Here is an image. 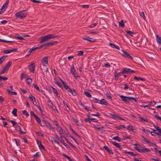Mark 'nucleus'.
<instances>
[{
    "instance_id": "1",
    "label": "nucleus",
    "mask_w": 161,
    "mask_h": 161,
    "mask_svg": "<svg viewBox=\"0 0 161 161\" xmlns=\"http://www.w3.org/2000/svg\"><path fill=\"white\" fill-rule=\"evenodd\" d=\"M58 42L57 41H55V42H46L44 44L40 46L39 47L32 48L30 50L28 53H31L33 51L36 50L37 49H40L42 48H43V49L52 46L54 45H55Z\"/></svg>"
},
{
    "instance_id": "2",
    "label": "nucleus",
    "mask_w": 161,
    "mask_h": 161,
    "mask_svg": "<svg viewBox=\"0 0 161 161\" xmlns=\"http://www.w3.org/2000/svg\"><path fill=\"white\" fill-rule=\"evenodd\" d=\"M60 36H58L57 35H54V34H49L41 37L40 38V40H49L51 39H56L60 40Z\"/></svg>"
},
{
    "instance_id": "3",
    "label": "nucleus",
    "mask_w": 161,
    "mask_h": 161,
    "mask_svg": "<svg viewBox=\"0 0 161 161\" xmlns=\"http://www.w3.org/2000/svg\"><path fill=\"white\" fill-rule=\"evenodd\" d=\"M26 10L20 11L17 12L15 14L16 17L19 19H23L25 18L27 13L26 11Z\"/></svg>"
},
{
    "instance_id": "4",
    "label": "nucleus",
    "mask_w": 161,
    "mask_h": 161,
    "mask_svg": "<svg viewBox=\"0 0 161 161\" xmlns=\"http://www.w3.org/2000/svg\"><path fill=\"white\" fill-rule=\"evenodd\" d=\"M12 62L9 61L6 64L5 66L3 68V69L1 72L0 74H4L5 73L6 71L8 70Z\"/></svg>"
},
{
    "instance_id": "5",
    "label": "nucleus",
    "mask_w": 161,
    "mask_h": 161,
    "mask_svg": "<svg viewBox=\"0 0 161 161\" xmlns=\"http://www.w3.org/2000/svg\"><path fill=\"white\" fill-rule=\"evenodd\" d=\"M14 37H15L17 39L19 40H25V39H29L27 38H25L26 37H29L30 36L27 35H24L22 34L21 36H20L18 34L15 35Z\"/></svg>"
},
{
    "instance_id": "6",
    "label": "nucleus",
    "mask_w": 161,
    "mask_h": 161,
    "mask_svg": "<svg viewBox=\"0 0 161 161\" xmlns=\"http://www.w3.org/2000/svg\"><path fill=\"white\" fill-rule=\"evenodd\" d=\"M122 51L123 52V53L121 54V55L126 58H128L130 59L131 60H132L133 59V58L132 56L130 55V54L125 51H124L122 50Z\"/></svg>"
},
{
    "instance_id": "7",
    "label": "nucleus",
    "mask_w": 161,
    "mask_h": 161,
    "mask_svg": "<svg viewBox=\"0 0 161 161\" xmlns=\"http://www.w3.org/2000/svg\"><path fill=\"white\" fill-rule=\"evenodd\" d=\"M122 51L123 52V53L121 54V55L126 58H128L130 59L131 60H132L133 59V58L132 56L130 55V54L125 51H124L122 50Z\"/></svg>"
},
{
    "instance_id": "8",
    "label": "nucleus",
    "mask_w": 161,
    "mask_h": 161,
    "mask_svg": "<svg viewBox=\"0 0 161 161\" xmlns=\"http://www.w3.org/2000/svg\"><path fill=\"white\" fill-rule=\"evenodd\" d=\"M154 126L156 129V130L158 131V132H155V134L161 136V129L156 125H154Z\"/></svg>"
},
{
    "instance_id": "9",
    "label": "nucleus",
    "mask_w": 161,
    "mask_h": 161,
    "mask_svg": "<svg viewBox=\"0 0 161 161\" xmlns=\"http://www.w3.org/2000/svg\"><path fill=\"white\" fill-rule=\"evenodd\" d=\"M48 57H45L42 59L41 62H42L43 66L44 67H46L47 65L46 64H48Z\"/></svg>"
},
{
    "instance_id": "10",
    "label": "nucleus",
    "mask_w": 161,
    "mask_h": 161,
    "mask_svg": "<svg viewBox=\"0 0 161 161\" xmlns=\"http://www.w3.org/2000/svg\"><path fill=\"white\" fill-rule=\"evenodd\" d=\"M35 68V65L34 63H32L29 65V69L31 72L34 73Z\"/></svg>"
},
{
    "instance_id": "11",
    "label": "nucleus",
    "mask_w": 161,
    "mask_h": 161,
    "mask_svg": "<svg viewBox=\"0 0 161 161\" xmlns=\"http://www.w3.org/2000/svg\"><path fill=\"white\" fill-rule=\"evenodd\" d=\"M131 44L134 47L141 46L142 44L140 42H137V41H130Z\"/></svg>"
},
{
    "instance_id": "12",
    "label": "nucleus",
    "mask_w": 161,
    "mask_h": 161,
    "mask_svg": "<svg viewBox=\"0 0 161 161\" xmlns=\"http://www.w3.org/2000/svg\"><path fill=\"white\" fill-rule=\"evenodd\" d=\"M142 137L143 138V140L145 142H147L150 146H154L155 147H156V145L152 142H150L148 141L147 139L145 138L144 136H142Z\"/></svg>"
},
{
    "instance_id": "13",
    "label": "nucleus",
    "mask_w": 161,
    "mask_h": 161,
    "mask_svg": "<svg viewBox=\"0 0 161 161\" xmlns=\"http://www.w3.org/2000/svg\"><path fill=\"white\" fill-rule=\"evenodd\" d=\"M120 97L121 98L122 100L124 101V102L127 103H129L130 100H129V97H127L122 95L120 96Z\"/></svg>"
},
{
    "instance_id": "14",
    "label": "nucleus",
    "mask_w": 161,
    "mask_h": 161,
    "mask_svg": "<svg viewBox=\"0 0 161 161\" xmlns=\"http://www.w3.org/2000/svg\"><path fill=\"white\" fill-rule=\"evenodd\" d=\"M67 91L71 93V94L74 96L76 95V92L75 90L71 89L69 87L67 90Z\"/></svg>"
},
{
    "instance_id": "15",
    "label": "nucleus",
    "mask_w": 161,
    "mask_h": 161,
    "mask_svg": "<svg viewBox=\"0 0 161 161\" xmlns=\"http://www.w3.org/2000/svg\"><path fill=\"white\" fill-rule=\"evenodd\" d=\"M103 148L107 151L109 153L113 155L114 154L113 152L106 145L103 146Z\"/></svg>"
},
{
    "instance_id": "16",
    "label": "nucleus",
    "mask_w": 161,
    "mask_h": 161,
    "mask_svg": "<svg viewBox=\"0 0 161 161\" xmlns=\"http://www.w3.org/2000/svg\"><path fill=\"white\" fill-rule=\"evenodd\" d=\"M36 142L37 143L40 149H43L45 151V147H44L42 144V143L40 141H39L38 140H37Z\"/></svg>"
},
{
    "instance_id": "17",
    "label": "nucleus",
    "mask_w": 161,
    "mask_h": 161,
    "mask_svg": "<svg viewBox=\"0 0 161 161\" xmlns=\"http://www.w3.org/2000/svg\"><path fill=\"white\" fill-rule=\"evenodd\" d=\"M58 139L67 148H69V146L67 145L64 142V141L62 137L59 136L58 138Z\"/></svg>"
},
{
    "instance_id": "18",
    "label": "nucleus",
    "mask_w": 161,
    "mask_h": 161,
    "mask_svg": "<svg viewBox=\"0 0 161 161\" xmlns=\"http://www.w3.org/2000/svg\"><path fill=\"white\" fill-rule=\"evenodd\" d=\"M125 74H128L129 73H134L135 71L131 70L129 68H125L124 69Z\"/></svg>"
},
{
    "instance_id": "19",
    "label": "nucleus",
    "mask_w": 161,
    "mask_h": 161,
    "mask_svg": "<svg viewBox=\"0 0 161 161\" xmlns=\"http://www.w3.org/2000/svg\"><path fill=\"white\" fill-rule=\"evenodd\" d=\"M99 103L101 104H104L106 106L109 105V104L108 103L107 101L104 99H102L101 100H100Z\"/></svg>"
},
{
    "instance_id": "20",
    "label": "nucleus",
    "mask_w": 161,
    "mask_h": 161,
    "mask_svg": "<svg viewBox=\"0 0 161 161\" xmlns=\"http://www.w3.org/2000/svg\"><path fill=\"white\" fill-rule=\"evenodd\" d=\"M7 8V6L4 4L2 6L1 8L0 9V14L3 13L6 10Z\"/></svg>"
},
{
    "instance_id": "21",
    "label": "nucleus",
    "mask_w": 161,
    "mask_h": 161,
    "mask_svg": "<svg viewBox=\"0 0 161 161\" xmlns=\"http://www.w3.org/2000/svg\"><path fill=\"white\" fill-rule=\"evenodd\" d=\"M48 103H50L51 105H50V106L51 107L52 109L54 110H57L56 107L55 106L53 105V103L51 100L48 101Z\"/></svg>"
},
{
    "instance_id": "22",
    "label": "nucleus",
    "mask_w": 161,
    "mask_h": 161,
    "mask_svg": "<svg viewBox=\"0 0 161 161\" xmlns=\"http://www.w3.org/2000/svg\"><path fill=\"white\" fill-rule=\"evenodd\" d=\"M141 148V153H143L146 152H147L148 153H150V150L148 148H147L146 147H142Z\"/></svg>"
},
{
    "instance_id": "23",
    "label": "nucleus",
    "mask_w": 161,
    "mask_h": 161,
    "mask_svg": "<svg viewBox=\"0 0 161 161\" xmlns=\"http://www.w3.org/2000/svg\"><path fill=\"white\" fill-rule=\"evenodd\" d=\"M34 117L35 118V119L37 121V122L41 126H42L43 125H42L41 122V120L40 118L38 117L36 115H34Z\"/></svg>"
},
{
    "instance_id": "24",
    "label": "nucleus",
    "mask_w": 161,
    "mask_h": 161,
    "mask_svg": "<svg viewBox=\"0 0 161 161\" xmlns=\"http://www.w3.org/2000/svg\"><path fill=\"white\" fill-rule=\"evenodd\" d=\"M125 22V21L124 20H121L120 22H119V26L122 28L124 27L125 26L124 23Z\"/></svg>"
},
{
    "instance_id": "25",
    "label": "nucleus",
    "mask_w": 161,
    "mask_h": 161,
    "mask_svg": "<svg viewBox=\"0 0 161 161\" xmlns=\"http://www.w3.org/2000/svg\"><path fill=\"white\" fill-rule=\"evenodd\" d=\"M133 78L134 80H136L137 81L140 80L142 81H144L146 80L144 78H141L140 77H138L136 76H135Z\"/></svg>"
},
{
    "instance_id": "26",
    "label": "nucleus",
    "mask_w": 161,
    "mask_h": 161,
    "mask_svg": "<svg viewBox=\"0 0 161 161\" xmlns=\"http://www.w3.org/2000/svg\"><path fill=\"white\" fill-rule=\"evenodd\" d=\"M109 44L112 47L115 48L118 50H120L118 46H116L115 44L110 42L109 43Z\"/></svg>"
},
{
    "instance_id": "27",
    "label": "nucleus",
    "mask_w": 161,
    "mask_h": 161,
    "mask_svg": "<svg viewBox=\"0 0 161 161\" xmlns=\"http://www.w3.org/2000/svg\"><path fill=\"white\" fill-rule=\"evenodd\" d=\"M142 130L146 134H147V132H149L152 135L154 136V134H153V132H151L150 130H148L145 129L144 128H143Z\"/></svg>"
},
{
    "instance_id": "28",
    "label": "nucleus",
    "mask_w": 161,
    "mask_h": 161,
    "mask_svg": "<svg viewBox=\"0 0 161 161\" xmlns=\"http://www.w3.org/2000/svg\"><path fill=\"white\" fill-rule=\"evenodd\" d=\"M57 128L58 129V130H59V133L60 135V136H63V135H62V134H63V133L62 127L59 126H58V127Z\"/></svg>"
},
{
    "instance_id": "29",
    "label": "nucleus",
    "mask_w": 161,
    "mask_h": 161,
    "mask_svg": "<svg viewBox=\"0 0 161 161\" xmlns=\"http://www.w3.org/2000/svg\"><path fill=\"white\" fill-rule=\"evenodd\" d=\"M73 121L76 123V124L77 125H78V126L82 125L80 123H79L78 122L77 119L73 118Z\"/></svg>"
},
{
    "instance_id": "30",
    "label": "nucleus",
    "mask_w": 161,
    "mask_h": 161,
    "mask_svg": "<svg viewBox=\"0 0 161 161\" xmlns=\"http://www.w3.org/2000/svg\"><path fill=\"white\" fill-rule=\"evenodd\" d=\"M29 98L31 99V100L33 102H36V98L34 97L31 94L29 95Z\"/></svg>"
},
{
    "instance_id": "31",
    "label": "nucleus",
    "mask_w": 161,
    "mask_h": 161,
    "mask_svg": "<svg viewBox=\"0 0 161 161\" xmlns=\"http://www.w3.org/2000/svg\"><path fill=\"white\" fill-rule=\"evenodd\" d=\"M8 56H3L0 58V64H1Z\"/></svg>"
},
{
    "instance_id": "32",
    "label": "nucleus",
    "mask_w": 161,
    "mask_h": 161,
    "mask_svg": "<svg viewBox=\"0 0 161 161\" xmlns=\"http://www.w3.org/2000/svg\"><path fill=\"white\" fill-rule=\"evenodd\" d=\"M45 125L47 127V128L49 127L50 128L52 129L53 130H54V128L52 127L51 125L49 123L47 122Z\"/></svg>"
},
{
    "instance_id": "33",
    "label": "nucleus",
    "mask_w": 161,
    "mask_h": 161,
    "mask_svg": "<svg viewBox=\"0 0 161 161\" xmlns=\"http://www.w3.org/2000/svg\"><path fill=\"white\" fill-rule=\"evenodd\" d=\"M110 114L111 116H112V118L113 119L117 118L119 119V116L115 114Z\"/></svg>"
},
{
    "instance_id": "34",
    "label": "nucleus",
    "mask_w": 161,
    "mask_h": 161,
    "mask_svg": "<svg viewBox=\"0 0 161 161\" xmlns=\"http://www.w3.org/2000/svg\"><path fill=\"white\" fill-rule=\"evenodd\" d=\"M110 114L111 116H112V118L113 119L117 118L119 119V116L115 114Z\"/></svg>"
},
{
    "instance_id": "35",
    "label": "nucleus",
    "mask_w": 161,
    "mask_h": 161,
    "mask_svg": "<svg viewBox=\"0 0 161 161\" xmlns=\"http://www.w3.org/2000/svg\"><path fill=\"white\" fill-rule=\"evenodd\" d=\"M17 110L16 108H14L12 112V114L14 116H17Z\"/></svg>"
},
{
    "instance_id": "36",
    "label": "nucleus",
    "mask_w": 161,
    "mask_h": 161,
    "mask_svg": "<svg viewBox=\"0 0 161 161\" xmlns=\"http://www.w3.org/2000/svg\"><path fill=\"white\" fill-rule=\"evenodd\" d=\"M111 143L114 145L117 148H120V146L119 143H117L113 141H111Z\"/></svg>"
},
{
    "instance_id": "37",
    "label": "nucleus",
    "mask_w": 161,
    "mask_h": 161,
    "mask_svg": "<svg viewBox=\"0 0 161 161\" xmlns=\"http://www.w3.org/2000/svg\"><path fill=\"white\" fill-rule=\"evenodd\" d=\"M92 101L94 103H99L100 100L96 98L93 97Z\"/></svg>"
},
{
    "instance_id": "38",
    "label": "nucleus",
    "mask_w": 161,
    "mask_h": 161,
    "mask_svg": "<svg viewBox=\"0 0 161 161\" xmlns=\"http://www.w3.org/2000/svg\"><path fill=\"white\" fill-rule=\"evenodd\" d=\"M62 155L64 157L67 158L69 161H74L71 159L68 156L66 155L64 153L62 154Z\"/></svg>"
},
{
    "instance_id": "39",
    "label": "nucleus",
    "mask_w": 161,
    "mask_h": 161,
    "mask_svg": "<svg viewBox=\"0 0 161 161\" xmlns=\"http://www.w3.org/2000/svg\"><path fill=\"white\" fill-rule=\"evenodd\" d=\"M7 90L9 93H10L12 95H16L17 94V92H15L11 91L9 89H7Z\"/></svg>"
},
{
    "instance_id": "40",
    "label": "nucleus",
    "mask_w": 161,
    "mask_h": 161,
    "mask_svg": "<svg viewBox=\"0 0 161 161\" xmlns=\"http://www.w3.org/2000/svg\"><path fill=\"white\" fill-rule=\"evenodd\" d=\"M72 74L74 76L75 78H76L77 79H79L80 78V76L78 75V74L75 72L73 73Z\"/></svg>"
},
{
    "instance_id": "41",
    "label": "nucleus",
    "mask_w": 161,
    "mask_h": 161,
    "mask_svg": "<svg viewBox=\"0 0 161 161\" xmlns=\"http://www.w3.org/2000/svg\"><path fill=\"white\" fill-rule=\"evenodd\" d=\"M84 94L87 97L90 98L92 97V95L91 94L88 92H84Z\"/></svg>"
},
{
    "instance_id": "42",
    "label": "nucleus",
    "mask_w": 161,
    "mask_h": 161,
    "mask_svg": "<svg viewBox=\"0 0 161 161\" xmlns=\"http://www.w3.org/2000/svg\"><path fill=\"white\" fill-rule=\"evenodd\" d=\"M112 139L114 140H117V141L120 142L121 141V138L118 136H114L112 138Z\"/></svg>"
},
{
    "instance_id": "43",
    "label": "nucleus",
    "mask_w": 161,
    "mask_h": 161,
    "mask_svg": "<svg viewBox=\"0 0 161 161\" xmlns=\"http://www.w3.org/2000/svg\"><path fill=\"white\" fill-rule=\"evenodd\" d=\"M126 33L131 36H133V35L134 34V33L132 32L131 31L129 30H127L126 31Z\"/></svg>"
},
{
    "instance_id": "44",
    "label": "nucleus",
    "mask_w": 161,
    "mask_h": 161,
    "mask_svg": "<svg viewBox=\"0 0 161 161\" xmlns=\"http://www.w3.org/2000/svg\"><path fill=\"white\" fill-rule=\"evenodd\" d=\"M70 71L71 74L75 72L74 65H72L71 66Z\"/></svg>"
},
{
    "instance_id": "45",
    "label": "nucleus",
    "mask_w": 161,
    "mask_h": 161,
    "mask_svg": "<svg viewBox=\"0 0 161 161\" xmlns=\"http://www.w3.org/2000/svg\"><path fill=\"white\" fill-rule=\"evenodd\" d=\"M119 74L118 73H117V71H115V80H118L119 78Z\"/></svg>"
},
{
    "instance_id": "46",
    "label": "nucleus",
    "mask_w": 161,
    "mask_h": 161,
    "mask_svg": "<svg viewBox=\"0 0 161 161\" xmlns=\"http://www.w3.org/2000/svg\"><path fill=\"white\" fill-rule=\"evenodd\" d=\"M139 118L141 119L144 122H147L148 121V119L146 118H144L142 117H139Z\"/></svg>"
},
{
    "instance_id": "47",
    "label": "nucleus",
    "mask_w": 161,
    "mask_h": 161,
    "mask_svg": "<svg viewBox=\"0 0 161 161\" xmlns=\"http://www.w3.org/2000/svg\"><path fill=\"white\" fill-rule=\"evenodd\" d=\"M8 120V121L9 122L11 123L12 124V125L13 126H14L15 125H17V123L14 121H13L12 120H9V119Z\"/></svg>"
},
{
    "instance_id": "48",
    "label": "nucleus",
    "mask_w": 161,
    "mask_h": 161,
    "mask_svg": "<svg viewBox=\"0 0 161 161\" xmlns=\"http://www.w3.org/2000/svg\"><path fill=\"white\" fill-rule=\"evenodd\" d=\"M127 129L128 130H130L133 131L134 129L133 128V126L132 125H128L127 126Z\"/></svg>"
},
{
    "instance_id": "49",
    "label": "nucleus",
    "mask_w": 161,
    "mask_h": 161,
    "mask_svg": "<svg viewBox=\"0 0 161 161\" xmlns=\"http://www.w3.org/2000/svg\"><path fill=\"white\" fill-rule=\"evenodd\" d=\"M18 127L19 128V130L20 132V134H25L26 132L25 131H22V129H21V127L19 125H17Z\"/></svg>"
},
{
    "instance_id": "50",
    "label": "nucleus",
    "mask_w": 161,
    "mask_h": 161,
    "mask_svg": "<svg viewBox=\"0 0 161 161\" xmlns=\"http://www.w3.org/2000/svg\"><path fill=\"white\" fill-rule=\"evenodd\" d=\"M52 88L53 90V92L56 93V96L57 97H58V94L57 91L54 88L53 86H52Z\"/></svg>"
},
{
    "instance_id": "51",
    "label": "nucleus",
    "mask_w": 161,
    "mask_h": 161,
    "mask_svg": "<svg viewBox=\"0 0 161 161\" xmlns=\"http://www.w3.org/2000/svg\"><path fill=\"white\" fill-rule=\"evenodd\" d=\"M83 52L82 51H80L78 52L77 55L79 56H81L83 54Z\"/></svg>"
},
{
    "instance_id": "52",
    "label": "nucleus",
    "mask_w": 161,
    "mask_h": 161,
    "mask_svg": "<svg viewBox=\"0 0 161 161\" xmlns=\"http://www.w3.org/2000/svg\"><path fill=\"white\" fill-rule=\"evenodd\" d=\"M11 52V50H4L3 53L5 54H8L10 53Z\"/></svg>"
},
{
    "instance_id": "53",
    "label": "nucleus",
    "mask_w": 161,
    "mask_h": 161,
    "mask_svg": "<svg viewBox=\"0 0 161 161\" xmlns=\"http://www.w3.org/2000/svg\"><path fill=\"white\" fill-rule=\"evenodd\" d=\"M8 78L5 77H3L0 75V80H6L8 79Z\"/></svg>"
},
{
    "instance_id": "54",
    "label": "nucleus",
    "mask_w": 161,
    "mask_h": 161,
    "mask_svg": "<svg viewBox=\"0 0 161 161\" xmlns=\"http://www.w3.org/2000/svg\"><path fill=\"white\" fill-rule=\"evenodd\" d=\"M129 100H131L132 101H133L135 102H137V100L136 98L134 97H129Z\"/></svg>"
},
{
    "instance_id": "55",
    "label": "nucleus",
    "mask_w": 161,
    "mask_h": 161,
    "mask_svg": "<svg viewBox=\"0 0 161 161\" xmlns=\"http://www.w3.org/2000/svg\"><path fill=\"white\" fill-rule=\"evenodd\" d=\"M27 83L29 84L31 83L32 82V80L31 78H27Z\"/></svg>"
},
{
    "instance_id": "56",
    "label": "nucleus",
    "mask_w": 161,
    "mask_h": 161,
    "mask_svg": "<svg viewBox=\"0 0 161 161\" xmlns=\"http://www.w3.org/2000/svg\"><path fill=\"white\" fill-rule=\"evenodd\" d=\"M22 113L26 115L27 117L29 115V114L27 112L26 110L23 111H22Z\"/></svg>"
},
{
    "instance_id": "57",
    "label": "nucleus",
    "mask_w": 161,
    "mask_h": 161,
    "mask_svg": "<svg viewBox=\"0 0 161 161\" xmlns=\"http://www.w3.org/2000/svg\"><path fill=\"white\" fill-rule=\"evenodd\" d=\"M52 140L55 143L57 144L58 145H59V142L56 140V139L55 138L53 137L52 138Z\"/></svg>"
},
{
    "instance_id": "58",
    "label": "nucleus",
    "mask_w": 161,
    "mask_h": 161,
    "mask_svg": "<svg viewBox=\"0 0 161 161\" xmlns=\"http://www.w3.org/2000/svg\"><path fill=\"white\" fill-rule=\"evenodd\" d=\"M131 136H123V139L124 140H126L128 139H131V137H130Z\"/></svg>"
},
{
    "instance_id": "59",
    "label": "nucleus",
    "mask_w": 161,
    "mask_h": 161,
    "mask_svg": "<svg viewBox=\"0 0 161 161\" xmlns=\"http://www.w3.org/2000/svg\"><path fill=\"white\" fill-rule=\"evenodd\" d=\"M55 83L59 87L62 88V85L61 83L58 81H56Z\"/></svg>"
},
{
    "instance_id": "60",
    "label": "nucleus",
    "mask_w": 161,
    "mask_h": 161,
    "mask_svg": "<svg viewBox=\"0 0 161 161\" xmlns=\"http://www.w3.org/2000/svg\"><path fill=\"white\" fill-rule=\"evenodd\" d=\"M53 123L54 124H55V125L56 126H57L58 127V126H59L57 122L56 121V120H54L53 121Z\"/></svg>"
},
{
    "instance_id": "61",
    "label": "nucleus",
    "mask_w": 161,
    "mask_h": 161,
    "mask_svg": "<svg viewBox=\"0 0 161 161\" xmlns=\"http://www.w3.org/2000/svg\"><path fill=\"white\" fill-rule=\"evenodd\" d=\"M33 85L34 87V88L35 89H36L37 90H38L39 91H40L39 88L35 84H33Z\"/></svg>"
},
{
    "instance_id": "62",
    "label": "nucleus",
    "mask_w": 161,
    "mask_h": 161,
    "mask_svg": "<svg viewBox=\"0 0 161 161\" xmlns=\"http://www.w3.org/2000/svg\"><path fill=\"white\" fill-rule=\"evenodd\" d=\"M97 25V23H94L92 24L89 26V27L90 28H93L95 27Z\"/></svg>"
},
{
    "instance_id": "63",
    "label": "nucleus",
    "mask_w": 161,
    "mask_h": 161,
    "mask_svg": "<svg viewBox=\"0 0 161 161\" xmlns=\"http://www.w3.org/2000/svg\"><path fill=\"white\" fill-rule=\"evenodd\" d=\"M154 117L157 119H158L160 120L161 121V117H160V116L157 115H155Z\"/></svg>"
},
{
    "instance_id": "64",
    "label": "nucleus",
    "mask_w": 161,
    "mask_h": 161,
    "mask_svg": "<svg viewBox=\"0 0 161 161\" xmlns=\"http://www.w3.org/2000/svg\"><path fill=\"white\" fill-rule=\"evenodd\" d=\"M151 159L154 161H161V160L158 159L157 158H151Z\"/></svg>"
}]
</instances>
